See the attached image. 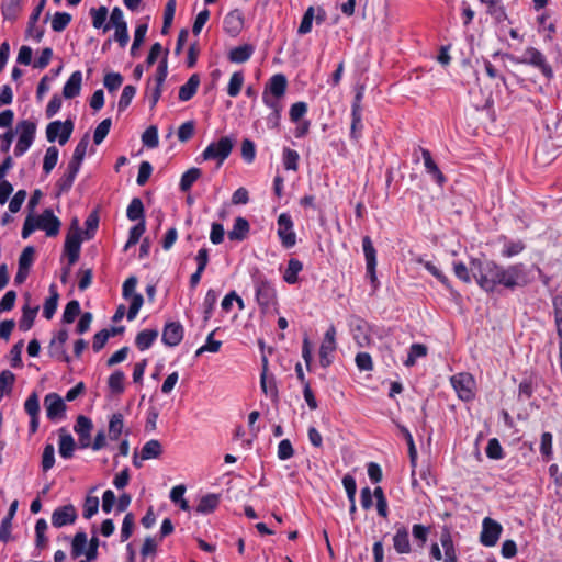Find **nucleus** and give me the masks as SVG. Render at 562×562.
<instances>
[{
    "label": "nucleus",
    "instance_id": "obj_27",
    "mask_svg": "<svg viewBox=\"0 0 562 562\" xmlns=\"http://www.w3.org/2000/svg\"><path fill=\"white\" fill-rule=\"evenodd\" d=\"M422 156L424 159V165L426 168V171L432 176V178L441 184L445 181V177L439 170L437 164L434 161L431 154L428 149H422Z\"/></svg>",
    "mask_w": 562,
    "mask_h": 562
},
{
    "label": "nucleus",
    "instance_id": "obj_47",
    "mask_svg": "<svg viewBox=\"0 0 562 562\" xmlns=\"http://www.w3.org/2000/svg\"><path fill=\"white\" fill-rule=\"evenodd\" d=\"M38 311V307L30 308L29 306L23 307L22 317L20 319V329L23 331H27L34 323V318L36 316V313Z\"/></svg>",
    "mask_w": 562,
    "mask_h": 562
},
{
    "label": "nucleus",
    "instance_id": "obj_37",
    "mask_svg": "<svg viewBox=\"0 0 562 562\" xmlns=\"http://www.w3.org/2000/svg\"><path fill=\"white\" fill-rule=\"evenodd\" d=\"M50 296L46 299L44 306H43V316L47 319H50L57 308L58 304V292L55 289V285H50Z\"/></svg>",
    "mask_w": 562,
    "mask_h": 562
},
{
    "label": "nucleus",
    "instance_id": "obj_63",
    "mask_svg": "<svg viewBox=\"0 0 562 562\" xmlns=\"http://www.w3.org/2000/svg\"><path fill=\"white\" fill-rule=\"evenodd\" d=\"M103 83L110 92H113L123 83V76L119 72H109L104 76Z\"/></svg>",
    "mask_w": 562,
    "mask_h": 562
},
{
    "label": "nucleus",
    "instance_id": "obj_7",
    "mask_svg": "<svg viewBox=\"0 0 562 562\" xmlns=\"http://www.w3.org/2000/svg\"><path fill=\"white\" fill-rule=\"evenodd\" d=\"M74 131V122L66 120L65 122L54 121L46 127L47 140L53 143L58 139L60 145H65L71 136Z\"/></svg>",
    "mask_w": 562,
    "mask_h": 562
},
{
    "label": "nucleus",
    "instance_id": "obj_3",
    "mask_svg": "<svg viewBox=\"0 0 562 562\" xmlns=\"http://www.w3.org/2000/svg\"><path fill=\"white\" fill-rule=\"evenodd\" d=\"M528 283L526 268L522 263H516L508 267L501 266L496 286L503 285L506 289L524 286Z\"/></svg>",
    "mask_w": 562,
    "mask_h": 562
},
{
    "label": "nucleus",
    "instance_id": "obj_43",
    "mask_svg": "<svg viewBox=\"0 0 562 562\" xmlns=\"http://www.w3.org/2000/svg\"><path fill=\"white\" fill-rule=\"evenodd\" d=\"M552 442L553 436L551 432L546 431L541 435L540 453L544 461H549L553 456Z\"/></svg>",
    "mask_w": 562,
    "mask_h": 562
},
{
    "label": "nucleus",
    "instance_id": "obj_20",
    "mask_svg": "<svg viewBox=\"0 0 562 562\" xmlns=\"http://www.w3.org/2000/svg\"><path fill=\"white\" fill-rule=\"evenodd\" d=\"M82 83V74L80 70L74 71L63 88V95L66 99H72L79 95Z\"/></svg>",
    "mask_w": 562,
    "mask_h": 562
},
{
    "label": "nucleus",
    "instance_id": "obj_23",
    "mask_svg": "<svg viewBox=\"0 0 562 562\" xmlns=\"http://www.w3.org/2000/svg\"><path fill=\"white\" fill-rule=\"evenodd\" d=\"M59 435V454L64 459H70L74 456L76 442L70 434L66 429L61 428L58 431Z\"/></svg>",
    "mask_w": 562,
    "mask_h": 562
},
{
    "label": "nucleus",
    "instance_id": "obj_39",
    "mask_svg": "<svg viewBox=\"0 0 562 562\" xmlns=\"http://www.w3.org/2000/svg\"><path fill=\"white\" fill-rule=\"evenodd\" d=\"M125 374L121 370L114 371L108 380L109 389L113 394H122L124 392Z\"/></svg>",
    "mask_w": 562,
    "mask_h": 562
},
{
    "label": "nucleus",
    "instance_id": "obj_56",
    "mask_svg": "<svg viewBox=\"0 0 562 562\" xmlns=\"http://www.w3.org/2000/svg\"><path fill=\"white\" fill-rule=\"evenodd\" d=\"M485 452L486 456L493 460H501L504 457L503 448L497 438L488 440Z\"/></svg>",
    "mask_w": 562,
    "mask_h": 562
},
{
    "label": "nucleus",
    "instance_id": "obj_25",
    "mask_svg": "<svg viewBox=\"0 0 562 562\" xmlns=\"http://www.w3.org/2000/svg\"><path fill=\"white\" fill-rule=\"evenodd\" d=\"M200 85V76L198 74H193L188 81L182 85L179 89V100L180 101H189L196 93Z\"/></svg>",
    "mask_w": 562,
    "mask_h": 562
},
{
    "label": "nucleus",
    "instance_id": "obj_11",
    "mask_svg": "<svg viewBox=\"0 0 562 562\" xmlns=\"http://www.w3.org/2000/svg\"><path fill=\"white\" fill-rule=\"evenodd\" d=\"M503 527L496 520L486 517L482 522V531L480 535V542L485 547H493L497 543Z\"/></svg>",
    "mask_w": 562,
    "mask_h": 562
},
{
    "label": "nucleus",
    "instance_id": "obj_17",
    "mask_svg": "<svg viewBox=\"0 0 562 562\" xmlns=\"http://www.w3.org/2000/svg\"><path fill=\"white\" fill-rule=\"evenodd\" d=\"M92 422L90 418L79 415L76 420L75 431L79 437V445L81 448H88L91 445V430H92Z\"/></svg>",
    "mask_w": 562,
    "mask_h": 562
},
{
    "label": "nucleus",
    "instance_id": "obj_58",
    "mask_svg": "<svg viewBox=\"0 0 562 562\" xmlns=\"http://www.w3.org/2000/svg\"><path fill=\"white\" fill-rule=\"evenodd\" d=\"M20 11V0H8L2 4V15L5 20H15Z\"/></svg>",
    "mask_w": 562,
    "mask_h": 562
},
{
    "label": "nucleus",
    "instance_id": "obj_13",
    "mask_svg": "<svg viewBox=\"0 0 562 562\" xmlns=\"http://www.w3.org/2000/svg\"><path fill=\"white\" fill-rule=\"evenodd\" d=\"M256 297L262 308H269L276 303V290L271 282L266 279L256 281Z\"/></svg>",
    "mask_w": 562,
    "mask_h": 562
},
{
    "label": "nucleus",
    "instance_id": "obj_36",
    "mask_svg": "<svg viewBox=\"0 0 562 562\" xmlns=\"http://www.w3.org/2000/svg\"><path fill=\"white\" fill-rule=\"evenodd\" d=\"M126 216L130 221H145L144 220V205L139 198L132 199L126 210Z\"/></svg>",
    "mask_w": 562,
    "mask_h": 562
},
{
    "label": "nucleus",
    "instance_id": "obj_15",
    "mask_svg": "<svg viewBox=\"0 0 562 562\" xmlns=\"http://www.w3.org/2000/svg\"><path fill=\"white\" fill-rule=\"evenodd\" d=\"M183 338V327L179 322L167 323L162 330L161 340L166 346L175 347Z\"/></svg>",
    "mask_w": 562,
    "mask_h": 562
},
{
    "label": "nucleus",
    "instance_id": "obj_62",
    "mask_svg": "<svg viewBox=\"0 0 562 562\" xmlns=\"http://www.w3.org/2000/svg\"><path fill=\"white\" fill-rule=\"evenodd\" d=\"M99 498L97 496H87L83 503V517L90 519L99 510Z\"/></svg>",
    "mask_w": 562,
    "mask_h": 562
},
{
    "label": "nucleus",
    "instance_id": "obj_49",
    "mask_svg": "<svg viewBox=\"0 0 562 562\" xmlns=\"http://www.w3.org/2000/svg\"><path fill=\"white\" fill-rule=\"evenodd\" d=\"M362 111H358L356 108L355 110H351V127H350V136L353 139H358L361 135L362 131Z\"/></svg>",
    "mask_w": 562,
    "mask_h": 562
},
{
    "label": "nucleus",
    "instance_id": "obj_50",
    "mask_svg": "<svg viewBox=\"0 0 562 562\" xmlns=\"http://www.w3.org/2000/svg\"><path fill=\"white\" fill-rule=\"evenodd\" d=\"M147 29H148V26L146 23L138 24L136 26L135 33H134V41H133V44L131 47L132 56H136L138 48L140 47V45L143 44V42L145 40Z\"/></svg>",
    "mask_w": 562,
    "mask_h": 562
},
{
    "label": "nucleus",
    "instance_id": "obj_46",
    "mask_svg": "<svg viewBox=\"0 0 562 562\" xmlns=\"http://www.w3.org/2000/svg\"><path fill=\"white\" fill-rule=\"evenodd\" d=\"M58 161V149L55 146H50L46 149L44 161H43V170L46 175H48L57 165Z\"/></svg>",
    "mask_w": 562,
    "mask_h": 562
},
{
    "label": "nucleus",
    "instance_id": "obj_32",
    "mask_svg": "<svg viewBox=\"0 0 562 562\" xmlns=\"http://www.w3.org/2000/svg\"><path fill=\"white\" fill-rule=\"evenodd\" d=\"M88 538L83 531H78L71 541V557L77 559L85 554L87 550Z\"/></svg>",
    "mask_w": 562,
    "mask_h": 562
},
{
    "label": "nucleus",
    "instance_id": "obj_12",
    "mask_svg": "<svg viewBox=\"0 0 562 562\" xmlns=\"http://www.w3.org/2000/svg\"><path fill=\"white\" fill-rule=\"evenodd\" d=\"M362 248H363V252H364V257H366L367 274L373 285V290H376V288H378V278H376V272H375L376 251H375L369 236L363 237Z\"/></svg>",
    "mask_w": 562,
    "mask_h": 562
},
{
    "label": "nucleus",
    "instance_id": "obj_4",
    "mask_svg": "<svg viewBox=\"0 0 562 562\" xmlns=\"http://www.w3.org/2000/svg\"><path fill=\"white\" fill-rule=\"evenodd\" d=\"M234 143L227 137H221L217 142L211 143L202 153L203 160H216L221 166L224 160L231 155Z\"/></svg>",
    "mask_w": 562,
    "mask_h": 562
},
{
    "label": "nucleus",
    "instance_id": "obj_52",
    "mask_svg": "<svg viewBox=\"0 0 562 562\" xmlns=\"http://www.w3.org/2000/svg\"><path fill=\"white\" fill-rule=\"evenodd\" d=\"M142 142L148 148H156L158 146V130L155 125H151L145 130L142 135Z\"/></svg>",
    "mask_w": 562,
    "mask_h": 562
},
{
    "label": "nucleus",
    "instance_id": "obj_2",
    "mask_svg": "<svg viewBox=\"0 0 562 562\" xmlns=\"http://www.w3.org/2000/svg\"><path fill=\"white\" fill-rule=\"evenodd\" d=\"M501 55L499 52H496L494 56ZM504 58H507L516 64H526L530 65L541 71V74L550 79L553 77V70L551 66L548 64L544 55L535 47H528L525 49L524 54L520 57H515L510 54H502Z\"/></svg>",
    "mask_w": 562,
    "mask_h": 562
},
{
    "label": "nucleus",
    "instance_id": "obj_5",
    "mask_svg": "<svg viewBox=\"0 0 562 562\" xmlns=\"http://www.w3.org/2000/svg\"><path fill=\"white\" fill-rule=\"evenodd\" d=\"M15 131L19 134V138L14 148V154L15 156H22L33 144L36 133V124L32 121L23 120L16 124Z\"/></svg>",
    "mask_w": 562,
    "mask_h": 562
},
{
    "label": "nucleus",
    "instance_id": "obj_44",
    "mask_svg": "<svg viewBox=\"0 0 562 562\" xmlns=\"http://www.w3.org/2000/svg\"><path fill=\"white\" fill-rule=\"evenodd\" d=\"M427 355V347L423 344H413L409 348V352L407 359L404 364L406 367H412L415 364L418 358H423Z\"/></svg>",
    "mask_w": 562,
    "mask_h": 562
},
{
    "label": "nucleus",
    "instance_id": "obj_41",
    "mask_svg": "<svg viewBox=\"0 0 562 562\" xmlns=\"http://www.w3.org/2000/svg\"><path fill=\"white\" fill-rule=\"evenodd\" d=\"M440 542L445 550V562H457L453 542L448 531L441 533Z\"/></svg>",
    "mask_w": 562,
    "mask_h": 562
},
{
    "label": "nucleus",
    "instance_id": "obj_10",
    "mask_svg": "<svg viewBox=\"0 0 562 562\" xmlns=\"http://www.w3.org/2000/svg\"><path fill=\"white\" fill-rule=\"evenodd\" d=\"M34 225L36 229L44 231L48 237H54L59 233L61 223L50 209H46L37 217L34 216Z\"/></svg>",
    "mask_w": 562,
    "mask_h": 562
},
{
    "label": "nucleus",
    "instance_id": "obj_1",
    "mask_svg": "<svg viewBox=\"0 0 562 562\" xmlns=\"http://www.w3.org/2000/svg\"><path fill=\"white\" fill-rule=\"evenodd\" d=\"M499 268L501 266L492 260L473 259L470 263V272L486 292L495 290Z\"/></svg>",
    "mask_w": 562,
    "mask_h": 562
},
{
    "label": "nucleus",
    "instance_id": "obj_64",
    "mask_svg": "<svg viewBox=\"0 0 562 562\" xmlns=\"http://www.w3.org/2000/svg\"><path fill=\"white\" fill-rule=\"evenodd\" d=\"M128 300H131V305H130L126 316H127L128 321H133L137 316L140 307L144 303V299H143L142 294L134 293Z\"/></svg>",
    "mask_w": 562,
    "mask_h": 562
},
{
    "label": "nucleus",
    "instance_id": "obj_33",
    "mask_svg": "<svg viewBox=\"0 0 562 562\" xmlns=\"http://www.w3.org/2000/svg\"><path fill=\"white\" fill-rule=\"evenodd\" d=\"M483 4L487 5V13L492 15L496 22L507 20V14L501 0H480Z\"/></svg>",
    "mask_w": 562,
    "mask_h": 562
},
{
    "label": "nucleus",
    "instance_id": "obj_24",
    "mask_svg": "<svg viewBox=\"0 0 562 562\" xmlns=\"http://www.w3.org/2000/svg\"><path fill=\"white\" fill-rule=\"evenodd\" d=\"M244 19L238 10L231 11L224 19L225 31L235 36L243 27Z\"/></svg>",
    "mask_w": 562,
    "mask_h": 562
},
{
    "label": "nucleus",
    "instance_id": "obj_31",
    "mask_svg": "<svg viewBox=\"0 0 562 562\" xmlns=\"http://www.w3.org/2000/svg\"><path fill=\"white\" fill-rule=\"evenodd\" d=\"M303 265L299 259L291 258L288 261V267L284 271L283 279L289 284L297 282V274L302 271Z\"/></svg>",
    "mask_w": 562,
    "mask_h": 562
},
{
    "label": "nucleus",
    "instance_id": "obj_59",
    "mask_svg": "<svg viewBox=\"0 0 562 562\" xmlns=\"http://www.w3.org/2000/svg\"><path fill=\"white\" fill-rule=\"evenodd\" d=\"M217 301V293L214 290H209L205 294L204 301H203V307H204V321H209L212 312L214 310V306Z\"/></svg>",
    "mask_w": 562,
    "mask_h": 562
},
{
    "label": "nucleus",
    "instance_id": "obj_51",
    "mask_svg": "<svg viewBox=\"0 0 562 562\" xmlns=\"http://www.w3.org/2000/svg\"><path fill=\"white\" fill-rule=\"evenodd\" d=\"M314 18H315L314 8L313 7L307 8L303 14L302 21L297 29V33L300 35H305L311 32Z\"/></svg>",
    "mask_w": 562,
    "mask_h": 562
},
{
    "label": "nucleus",
    "instance_id": "obj_42",
    "mask_svg": "<svg viewBox=\"0 0 562 562\" xmlns=\"http://www.w3.org/2000/svg\"><path fill=\"white\" fill-rule=\"evenodd\" d=\"M525 244L521 240H508L505 239L502 256L506 258H510L519 255L525 249Z\"/></svg>",
    "mask_w": 562,
    "mask_h": 562
},
{
    "label": "nucleus",
    "instance_id": "obj_55",
    "mask_svg": "<svg viewBox=\"0 0 562 562\" xmlns=\"http://www.w3.org/2000/svg\"><path fill=\"white\" fill-rule=\"evenodd\" d=\"M80 314V304L78 301L72 300L67 303L64 314L63 322L70 324L75 321V318Z\"/></svg>",
    "mask_w": 562,
    "mask_h": 562
},
{
    "label": "nucleus",
    "instance_id": "obj_45",
    "mask_svg": "<svg viewBox=\"0 0 562 562\" xmlns=\"http://www.w3.org/2000/svg\"><path fill=\"white\" fill-rule=\"evenodd\" d=\"M244 85V75L241 71H236L232 75L228 87H227V93L229 97L235 98L240 93V90Z\"/></svg>",
    "mask_w": 562,
    "mask_h": 562
},
{
    "label": "nucleus",
    "instance_id": "obj_30",
    "mask_svg": "<svg viewBox=\"0 0 562 562\" xmlns=\"http://www.w3.org/2000/svg\"><path fill=\"white\" fill-rule=\"evenodd\" d=\"M161 453V443L156 439H151L143 446L140 451V460L156 459L159 458Z\"/></svg>",
    "mask_w": 562,
    "mask_h": 562
},
{
    "label": "nucleus",
    "instance_id": "obj_16",
    "mask_svg": "<svg viewBox=\"0 0 562 562\" xmlns=\"http://www.w3.org/2000/svg\"><path fill=\"white\" fill-rule=\"evenodd\" d=\"M44 404L46 407L47 418L50 420L61 417L66 409L63 398L56 393L47 394L44 398Z\"/></svg>",
    "mask_w": 562,
    "mask_h": 562
},
{
    "label": "nucleus",
    "instance_id": "obj_19",
    "mask_svg": "<svg viewBox=\"0 0 562 562\" xmlns=\"http://www.w3.org/2000/svg\"><path fill=\"white\" fill-rule=\"evenodd\" d=\"M81 239L78 233L68 234L65 241V252L68 257L69 266L76 263L79 259Z\"/></svg>",
    "mask_w": 562,
    "mask_h": 562
},
{
    "label": "nucleus",
    "instance_id": "obj_6",
    "mask_svg": "<svg viewBox=\"0 0 562 562\" xmlns=\"http://www.w3.org/2000/svg\"><path fill=\"white\" fill-rule=\"evenodd\" d=\"M450 381L460 400L469 402L474 398L475 380L470 373L454 374Z\"/></svg>",
    "mask_w": 562,
    "mask_h": 562
},
{
    "label": "nucleus",
    "instance_id": "obj_26",
    "mask_svg": "<svg viewBox=\"0 0 562 562\" xmlns=\"http://www.w3.org/2000/svg\"><path fill=\"white\" fill-rule=\"evenodd\" d=\"M249 232V223L244 217L235 218L233 228L228 232V238L231 240H244Z\"/></svg>",
    "mask_w": 562,
    "mask_h": 562
},
{
    "label": "nucleus",
    "instance_id": "obj_57",
    "mask_svg": "<svg viewBox=\"0 0 562 562\" xmlns=\"http://www.w3.org/2000/svg\"><path fill=\"white\" fill-rule=\"evenodd\" d=\"M136 88L134 86L127 85L123 88L122 94L120 97L117 106L119 111H124L132 102L135 97Z\"/></svg>",
    "mask_w": 562,
    "mask_h": 562
},
{
    "label": "nucleus",
    "instance_id": "obj_34",
    "mask_svg": "<svg viewBox=\"0 0 562 562\" xmlns=\"http://www.w3.org/2000/svg\"><path fill=\"white\" fill-rule=\"evenodd\" d=\"M218 503H220L218 495L207 494L200 499V502L196 506V512L201 513V514H210L216 509V507L218 506Z\"/></svg>",
    "mask_w": 562,
    "mask_h": 562
},
{
    "label": "nucleus",
    "instance_id": "obj_60",
    "mask_svg": "<svg viewBox=\"0 0 562 562\" xmlns=\"http://www.w3.org/2000/svg\"><path fill=\"white\" fill-rule=\"evenodd\" d=\"M299 154L296 150L291 148H284L283 150V164L286 170H297Z\"/></svg>",
    "mask_w": 562,
    "mask_h": 562
},
{
    "label": "nucleus",
    "instance_id": "obj_21",
    "mask_svg": "<svg viewBox=\"0 0 562 562\" xmlns=\"http://www.w3.org/2000/svg\"><path fill=\"white\" fill-rule=\"evenodd\" d=\"M393 547L400 554H407L411 552L409 535L408 530L404 526L396 529V532L393 536Z\"/></svg>",
    "mask_w": 562,
    "mask_h": 562
},
{
    "label": "nucleus",
    "instance_id": "obj_29",
    "mask_svg": "<svg viewBox=\"0 0 562 562\" xmlns=\"http://www.w3.org/2000/svg\"><path fill=\"white\" fill-rule=\"evenodd\" d=\"M254 50V46L249 44L237 46L229 52V60L238 64L245 63L251 57Z\"/></svg>",
    "mask_w": 562,
    "mask_h": 562
},
{
    "label": "nucleus",
    "instance_id": "obj_18",
    "mask_svg": "<svg viewBox=\"0 0 562 562\" xmlns=\"http://www.w3.org/2000/svg\"><path fill=\"white\" fill-rule=\"evenodd\" d=\"M350 328L353 339L359 347H366L370 344L371 338L368 333V324L364 321L353 318L350 322Z\"/></svg>",
    "mask_w": 562,
    "mask_h": 562
},
{
    "label": "nucleus",
    "instance_id": "obj_61",
    "mask_svg": "<svg viewBox=\"0 0 562 562\" xmlns=\"http://www.w3.org/2000/svg\"><path fill=\"white\" fill-rule=\"evenodd\" d=\"M14 380L15 375L9 370H4L0 373V398L4 393H9L11 391Z\"/></svg>",
    "mask_w": 562,
    "mask_h": 562
},
{
    "label": "nucleus",
    "instance_id": "obj_14",
    "mask_svg": "<svg viewBox=\"0 0 562 562\" xmlns=\"http://www.w3.org/2000/svg\"><path fill=\"white\" fill-rule=\"evenodd\" d=\"M77 519V510L74 505L68 504L57 507L52 514V525L55 528H61L72 525Z\"/></svg>",
    "mask_w": 562,
    "mask_h": 562
},
{
    "label": "nucleus",
    "instance_id": "obj_54",
    "mask_svg": "<svg viewBox=\"0 0 562 562\" xmlns=\"http://www.w3.org/2000/svg\"><path fill=\"white\" fill-rule=\"evenodd\" d=\"M42 469L44 472L50 470L55 464V448L52 443L44 447L42 454Z\"/></svg>",
    "mask_w": 562,
    "mask_h": 562
},
{
    "label": "nucleus",
    "instance_id": "obj_53",
    "mask_svg": "<svg viewBox=\"0 0 562 562\" xmlns=\"http://www.w3.org/2000/svg\"><path fill=\"white\" fill-rule=\"evenodd\" d=\"M112 125L111 119H104L98 124L93 134V142L95 145H100L110 132Z\"/></svg>",
    "mask_w": 562,
    "mask_h": 562
},
{
    "label": "nucleus",
    "instance_id": "obj_9",
    "mask_svg": "<svg viewBox=\"0 0 562 562\" xmlns=\"http://www.w3.org/2000/svg\"><path fill=\"white\" fill-rule=\"evenodd\" d=\"M278 236L285 248H292L296 244L293 221L288 213H282L278 217Z\"/></svg>",
    "mask_w": 562,
    "mask_h": 562
},
{
    "label": "nucleus",
    "instance_id": "obj_38",
    "mask_svg": "<svg viewBox=\"0 0 562 562\" xmlns=\"http://www.w3.org/2000/svg\"><path fill=\"white\" fill-rule=\"evenodd\" d=\"M108 8L106 7H100L98 9L95 8H92L90 10V15L92 18V25L95 27V29H100L102 26H104V31L106 32L108 30H110V24H105V20H106V16H108Z\"/></svg>",
    "mask_w": 562,
    "mask_h": 562
},
{
    "label": "nucleus",
    "instance_id": "obj_48",
    "mask_svg": "<svg viewBox=\"0 0 562 562\" xmlns=\"http://www.w3.org/2000/svg\"><path fill=\"white\" fill-rule=\"evenodd\" d=\"M71 21V15L67 12H56L52 20L54 32H63Z\"/></svg>",
    "mask_w": 562,
    "mask_h": 562
},
{
    "label": "nucleus",
    "instance_id": "obj_22",
    "mask_svg": "<svg viewBox=\"0 0 562 562\" xmlns=\"http://www.w3.org/2000/svg\"><path fill=\"white\" fill-rule=\"evenodd\" d=\"M286 86V77L282 74H277L270 78L265 91L277 98H282L285 94Z\"/></svg>",
    "mask_w": 562,
    "mask_h": 562
},
{
    "label": "nucleus",
    "instance_id": "obj_40",
    "mask_svg": "<svg viewBox=\"0 0 562 562\" xmlns=\"http://www.w3.org/2000/svg\"><path fill=\"white\" fill-rule=\"evenodd\" d=\"M201 177V170L199 168H190L187 170L180 180V190L187 192L190 190L192 184Z\"/></svg>",
    "mask_w": 562,
    "mask_h": 562
},
{
    "label": "nucleus",
    "instance_id": "obj_28",
    "mask_svg": "<svg viewBox=\"0 0 562 562\" xmlns=\"http://www.w3.org/2000/svg\"><path fill=\"white\" fill-rule=\"evenodd\" d=\"M157 337V329H144L137 334L135 338V345L140 351H144L155 342Z\"/></svg>",
    "mask_w": 562,
    "mask_h": 562
},
{
    "label": "nucleus",
    "instance_id": "obj_8",
    "mask_svg": "<svg viewBox=\"0 0 562 562\" xmlns=\"http://www.w3.org/2000/svg\"><path fill=\"white\" fill-rule=\"evenodd\" d=\"M336 328L330 325L326 330L319 347V363L323 368H327L333 362V352L336 350Z\"/></svg>",
    "mask_w": 562,
    "mask_h": 562
},
{
    "label": "nucleus",
    "instance_id": "obj_35",
    "mask_svg": "<svg viewBox=\"0 0 562 562\" xmlns=\"http://www.w3.org/2000/svg\"><path fill=\"white\" fill-rule=\"evenodd\" d=\"M124 428V418L121 413H115L111 416L109 422V438L117 440Z\"/></svg>",
    "mask_w": 562,
    "mask_h": 562
}]
</instances>
